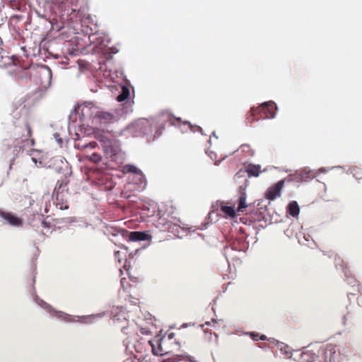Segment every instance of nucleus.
<instances>
[{"label": "nucleus", "mask_w": 362, "mask_h": 362, "mask_svg": "<svg viewBox=\"0 0 362 362\" xmlns=\"http://www.w3.org/2000/svg\"><path fill=\"white\" fill-rule=\"evenodd\" d=\"M259 116L258 115H256L255 116L251 115V110L247 114V119L249 123H252L255 121H258L259 119Z\"/></svg>", "instance_id": "412c9836"}, {"label": "nucleus", "mask_w": 362, "mask_h": 362, "mask_svg": "<svg viewBox=\"0 0 362 362\" xmlns=\"http://www.w3.org/2000/svg\"><path fill=\"white\" fill-rule=\"evenodd\" d=\"M53 2L58 5V7L64 11V14L70 15L76 10V6L74 5L73 0H53Z\"/></svg>", "instance_id": "1a4fd4ad"}, {"label": "nucleus", "mask_w": 362, "mask_h": 362, "mask_svg": "<svg viewBox=\"0 0 362 362\" xmlns=\"http://www.w3.org/2000/svg\"><path fill=\"white\" fill-rule=\"evenodd\" d=\"M89 160L93 163H97L101 160V156L97 153H93L91 156H89Z\"/></svg>", "instance_id": "aec40b11"}, {"label": "nucleus", "mask_w": 362, "mask_h": 362, "mask_svg": "<svg viewBox=\"0 0 362 362\" xmlns=\"http://www.w3.org/2000/svg\"><path fill=\"white\" fill-rule=\"evenodd\" d=\"M148 346L151 348V354L157 356L168 355L180 349V344L176 340L173 332L148 340Z\"/></svg>", "instance_id": "f03ea898"}, {"label": "nucleus", "mask_w": 362, "mask_h": 362, "mask_svg": "<svg viewBox=\"0 0 362 362\" xmlns=\"http://www.w3.org/2000/svg\"><path fill=\"white\" fill-rule=\"evenodd\" d=\"M212 134H213V136H214V137H216V138L217 139V136H216V134H215V132H214L212 133Z\"/></svg>", "instance_id": "7c9ffc66"}, {"label": "nucleus", "mask_w": 362, "mask_h": 362, "mask_svg": "<svg viewBox=\"0 0 362 362\" xmlns=\"http://www.w3.org/2000/svg\"><path fill=\"white\" fill-rule=\"evenodd\" d=\"M241 148H242V149H243V151H245V148H250V146H249L248 145H247V144H244V145H242V146H241Z\"/></svg>", "instance_id": "bb28decb"}, {"label": "nucleus", "mask_w": 362, "mask_h": 362, "mask_svg": "<svg viewBox=\"0 0 362 362\" xmlns=\"http://www.w3.org/2000/svg\"><path fill=\"white\" fill-rule=\"evenodd\" d=\"M235 230L239 231L240 233H243V230H242V228H239V229L235 228Z\"/></svg>", "instance_id": "c85d7f7f"}, {"label": "nucleus", "mask_w": 362, "mask_h": 362, "mask_svg": "<svg viewBox=\"0 0 362 362\" xmlns=\"http://www.w3.org/2000/svg\"><path fill=\"white\" fill-rule=\"evenodd\" d=\"M69 182L67 177H64L61 180H58L53 192V197H55L54 204L57 208L61 210L67 209L69 189L67 185Z\"/></svg>", "instance_id": "39448f33"}, {"label": "nucleus", "mask_w": 362, "mask_h": 362, "mask_svg": "<svg viewBox=\"0 0 362 362\" xmlns=\"http://www.w3.org/2000/svg\"><path fill=\"white\" fill-rule=\"evenodd\" d=\"M324 362H334L336 360V345L329 344L322 349Z\"/></svg>", "instance_id": "9d476101"}, {"label": "nucleus", "mask_w": 362, "mask_h": 362, "mask_svg": "<svg viewBox=\"0 0 362 362\" xmlns=\"http://www.w3.org/2000/svg\"><path fill=\"white\" fill-rule=\"evenodd\" d=\"M284 181L281 180L269 187L265 192V198L269 200H274L277 197H279L281 196V192L284 187Z\"/></svg>", "instance_id": "6e6552de"}, {"label": "nucleus", "mask_w": 362, "mask_h": 362, "mask_svg": "<svg viewBox=\"0 0 362 362\" xmlns=\"http://www.w3.org/2000/svg\"><path fill=\"white\" fill-rule=\"evenodd\" d=\"M82 24L86 25L87 28L90 29V33H88V30L86 31L88 34L97 33L98 25L95 16H91L90 15L84 16L82 20Z\"/></svg>", "instance_id": "9b49d317"}, {"label": "nucleus", "mask_w": 362, "mask_h": 362, "mask_svg": "<svg viewBox=\"0 0 362 362\" xmlns=\"http://www.w3.org/2000/svg\"><path fill=\"white\" fill-rule=\"evenodd\" d=\"M276 105L274 102H265L257 107L251 108V115H258L260 119H269L275 117Z\"/></svg>", "instance_id": "0eeeda50"}, {"label": "nucleus", "mask_w": 362, "mask_h": 362, "mask_svg": "<svg viewBox=\"0 0 362 362\" xmlns=\"http://www.w3.org/2000/svg\"><path fill=\"white\" fill-rule=\"evenodd\" d=\"M125 362H132V361H131V360H127V361H125Z\"/></svg>", "instance_id": "2f4dec72"}, {"label": "nucleus", "mask_w": 362, "mask_h": 362, "mask_svg": "<svg viewBox=\"0 0 362 362\" xmlns=\"http://www.w3.org/2000/svg\"><path fill=\"white\" fill-rule=\"evenodd\" d=\"M139 344H138V345H136V351H138V353H139Z\"/></svg>", "instance_id": "c756f323"}, {"label": "nucleus", "mask_w": 362, "mask_h": 362, "mask_svg": "<svg viewBox=\"0 0 362 362\" xmlns=\"http://www.w3.org/2000/svg\"><path fill=\"white\" fill-rule=\"evenodd\" d=\"M250 337L253 339L254 341L261 340V341H265L266 340V336L265 335H259L258 333H250Z\"/></svg>", "instance_id": "6ab92c4d"}, {"label": "nucleus", "mask_w": 362, "mask_h": 362, "mask_svg": "<svg viewBox=\"0 0 362 362\" xmlns=\"http://www.w3.org/2000/svg\"><path fill=\"white\" fill-rule=\"evenodd\" d=\"M34 217L35 214L30 208L25 209L19 216L0 209V218L12 226H19L24 223H30Z\"/></svg>", "instance_id": "20e7f679"}, {"label": "nucleus", "mask_w": 362, "mask_h": 362, "mask_svg": "<svg viewBox=\"0 0 362 362\" xmlns=\"http://www.w3.org/2000/svg\"><path fill=\"white\" fill-rule=\"evenodd\" d=\"M162 362H195V361L182 356V355H174L163 360Z\"/></svg>", "instance_id": "2eb2a0df"}, {"label": "nucleus", "mask_w": 362, "mask_h": 362, "mask_svg": "<svg viewBox=\"0 0 362 362\" xmlns=\"http://www.w3.org/2000/svg\"><path fill=\"white\" fill-rule=\"evenodd\" d=\"M139 331H140V334H144V335H149L151 334V332L150 331V329H148L146 327H140V329H139Z\"/></svg>", "instance_id": "b1692460"}, {"label": "nucleus", "mask_w": 362, "mask_h": 362, "mask_svg": "<svg viewBox=\"0 0 362 362\" xmlns=\"http://www.w3.org/2000/svg\"><path fill=\"white\" fill-rule=\"evenodd\" d=\"M246 198L247 194L245 189H240L236 209H235V206L228 202H221L218 204L223 216L227 219L233 221L235 223H239V220L240 223L245 225L250 226L253 224L254 226H263L261 223L257 224L255 223L256 219L254 216L260 217V214L257 213L255 214H246L243 217L240 216V214L243 213L248 207V204L246 203Z\"/></svg>", "instance_id": "f257e3e1"}, {"label": "nucleus", "mask_w": 362, "mask_h": 362, "mask_svg": "<svg viewBox=\"0 0 362 362\" xmlns=\"http://www.w3.org/2000/svg\"><path fill=\"white\" fill-rule=\"evenodd\" d=\"M124 171L126 173H138L139 170L134 165H127L124 167Z\"/></svg>", "instance_id": "a211bd4d"}, {"label": "nucleus", "mask_w": 362, "mask_h": 362, "mask_svg": "<svg viewBox=\"0 0 362 362\" xmlns=\"http://www.w3.org/2000/svg\"><path fill=\"white\" fill-rule=\"evenodd\" d=\"M16 133L18 136L16 140H20L21 148H31L34 146L35 139L32 136V128L28 121L16 127Z\"/></svg>", "instance_id": "423d86ee"}, {"label": "nucleus", "mask_w": 362, "mask_h": 362, "mask_svg": "<svg viewBox=\"0 0 362 362\" xmlns=\"http://www.w3.org/2000/svg\"><path fill=\"white\" fill-rule=\"evenodd\" d=\"M129 97V88L124 86L122 87V92L117 97V100L119 102L124 101L125 100L128 99Z\"/></svg>", "instance_id": "dca6fc26"}, {"label": "nucleus", "mask_w": 362, "mask_h": 362, "mask_svg": "<svg viewBox=\"0 0 362 362\" xmlns=\"http://www.w3.org/2000/svg\"><path fill=\"white\" fill-rule=\"evenodd\" d=\"M81 110L83 117L93 119V123L107 124L115 121V116L113 114L98 110L92 103L82 105Z\"/></svg>", "instance_id": "7ed1b4c3"}, {"label": "nucleus", "mask_w": 362, "mask_h": 362, "mask_svg": "<svg viewBox=\"0 0 362 362\" xmlns=\"http://www.w3.org/2000/svg\"><path fill=\"white\" fill-rule=\"evenodd\" d=\"M260 168V166L258 165L249 164L246 167V172L247 173L249 177H257L261 173Z\"/></svg>", "instance_id": "4468645a"}, {"label": "nucleus", "mask_w": 362, "mask_h": 362, "mask_svg": "<svg viewBox=\"0 0 362 362\" xmlns=\"http://www.w3.org/2000/svg\"><path fill=\"white\" fill-rule=\"evenodd\" d=\"M214 215H217L214 211H211L209 214V218H211Z\"/></svg>", "instance_id": "cd10ccee"}, {"label": "nucleus", "mask_w": 362, "mask_h": 362, "mask_svg": "<svg viewBox=\"0 0 362 362\" xmlns=\"http://www.w3.org/2000/svg\"><path fill=\"white\" fill-rule=\"evenodd\" d=\"M99 317V315L86 316V317H85V318H83V322L90 323L93 322V320H94V319H95V317Z\"/></svg>", "instance_id": "5701e85b"}, {"label": "nucleus", "mask_w": 362, "mask_h": 362, "mask_svg": "<svg viewBox=\"0 0 362 362\" xmlns=\"http://www.w3.org/2000/svg\"><path fill=\"white\" fill-rule=\"evenodd\" d=\"M189 125L191 131H192L193 132H199L202 134H204V133L202 132V129L201 127L197 126V125L193 126V125L190 124L189 123Z\"/></svg>", "instance_id": "4be33fe9"}, {"label": "nucleus", "mask_w": 362, "mask_h": 362, "mask_svg": "<svg viewBox=\"0 0 362 362\" xmlns=\"http://www.w3.org/2000/svg\"><path fill=\"white\" fill-rule=\"evenodd\" d=\"M222 234H223V236H225V238H226V239L229 240H232L233 239H242V238L237 237L235 235H233V233H230V228H223V231H222Z\"/></svg>", "instance_id": "f3484780"}, {"label": "nucleus", "mask_w": 362, "mask_h": 362, "mask_svg": "<svg viewBox=\"0 0 362 362\" xmlns=\"http://www.w3.org/2000/svg\"><path fill=\"white\" fill-rule=\"evenodd\" d=\"M151 236L146 232L135 231L129 233V240L136 242L141 240H149Z\"/></svg>", "instance_id": "f8f14e48"}, {"label": "nucleus", "mask_w": 362, "mask_h": 362, "mask_svg": "<svg viewBox=\"0 0 362 362\" xmlns=\"http://www.w3.org/2000/svg\"><path fill=\"white\" fill-rule=\"evenodd\" d=\"M121 287H122V289L127 290L128 288V284H127V280L125 278L121 279Z\"/></svg>", "instance_id": "393cba45"}, {"label": "nucleus", "mask_w": 362, "mask_h": 362, "mask_svg": "<svg viewBox=\"0 0 362 362\" xmlns=\"http://www.w3.org/2000/svg\"><path fill=\"white\" fill-rule=\"evenodd\" d=\"M97 146V143L95 141L90 142L87 144H85L83 146L84 148H94Z\"/></svg>", "instance_id": "a878e982"}, {"label": "nucleus", "mask_w": 362, "mask_h": 362, "mask_svg": "<svg viewBox=\"0 0 362 362\" xmlns=\"http://www.w3.org/2000/svg\"><path fill=\"white\" fill-rule=\"evenodd\" d=\"M287 211L293 217H296L300 212V207L297 202H291L288 205Z\"/></svg>", "instance_id": "ddd939ff"}]
</instances>
